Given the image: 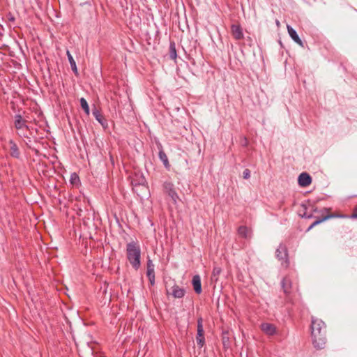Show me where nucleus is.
<instances>
[{
  "label": "nucleus",
  "mask_w": 357,
  "mask_h": 357,
  "mask_svg": "<svg viewBox=\"0 0 357 357\" xmlns=\"http://www.w3.org/2000/svg\"><path fill=\"white\" fill-rule=\"evenodd\" d=\"M311 335L314 347L318 349H323L326 343V325L322 320L312 317Z\"/></svg>",
  "instance_id": "1"
},
{
  "label": "nucleus",
  "mask_w": 357,
  "mask_h": 357,
  "mask_svg": "<svg viewBox=\"0 0 357 357\" xmlns=\"http://www.w3.org/2000/svg\"><path fill=\"white\" fill-rule=\"evenodd\" d=\"M127 259L135 270H138L141 266V248L137 241H131L126 245Z\"/></svg>",
  "instance_id": "2"
},
{
  "label": "nucleus",
  "mask_w": 357,
  "mask_h": 357,
  "mask_svg": "<svg viewBox=\"0 0 357 357\" xmlns=\"http://www.w3.org/2000/svg\"><path fill=\"white\" fill-rule=\"evenodd\" d=\"M14 126L17 130V134L20 137H28V131H30L29 126L26 124V121L24 119L21 114H15L14 116Z\"/></svg>",
  "instance_id": "3"
},
{
  "label": "nucleus",
  "mask_w": 357,
  "mask_h": 357,
  "mask_svg": "<svg viewBox=\"0 0 357 357\" xmlns=\"http://www.w3.org/2000/svg\"><path fill=\"white\" fill-rule=\"evenodd\" d=\"M276 257L279 261H281L282 265H284L286 267L289 266V260H288V253L286 245L283 244H280L278 248L275 252Z\"/></svg>",
  "instance_id": "4"
},
{
  "label": "nucleus",
  "mask_w": 357,
  "mask_h": 357,
  "mask_svg": "<svg viewBox=\"0 0 357 357\" xmlns=\"http://www.w3.org/2000/svg\"><path fill=\"white\" fill-rule=\"evenodd\" d=\"M146 276L151 286L155 284V266L152 260L148 257L146 262Z\"/></svg>",
  "instance_id": "5"
},
{
  "label": "nucleus",
  "mask_w": 357,
  "mask_h": 357,
  "mask_svg": "<svg viewBox=\"0 0 357 357\" xmlns=\"http://www.w3.org/2000/svg\"><path fill=\"white\" fill-rule=\"evenodd\" d=\"M163 189L164 192L167 193L174 202H176L178 197L174 190V184L171 182H165L163 184Z\"/></svg>",
  "instance_id": "6"
},
{
  "label": "nucleus",
  "mask_w": 357,
  "mask_h": 357,
  "mask_svg": "<svg viewBox=\"0 0 357 357\" xmlns=\"http://www.w3.org/2000/svg\"><path fill=\"white\" fill-rule=\"evenodd\" d=\"M231 32L236 40H241L244 38L242 27L240 24H232L231 26Z\"/></svg>",
  "instance_id": "7"
},
{
  "label": "nucleus",
  "mask_w": 357,
  "mask_h": 357,
  "mask_svg": "<svg viewBox=\"0 0 357 357\" xmlns=\"http://www.w3.org/2000/svg\"><path fill=\"white\" fill-rule=\"evenodd\" d=\"M312 183L310 175L306 172L301 173L298 176V184L301 187H307Z\"/></svg>",
  "instance_id": "8"
},
{
  "label": "nucleus",
  "mask_w": 357,
  "mask_h": 357,
  "mask_svg": "<svg viewBox=\"0 0 357 357\" xmlns=\"http://www.w3.org/2000/svg\"><path fill=\"white\" fill-rule=\"evenodd\" d=\"M287 31L291 39L301 47H303V43L297 34L296 30L290 25L287 26Z\"/></svg>",
  "instance_id": "9"
},
{
  "label": "nucleus",
  "mask_w": 357,
  "mask_h": 357,
  "mask_svg": "<svg viewBox=\"0 0 357 357\" xmlns=\"http://www.w3.org/2000/svg\"><path fill=\"white\" fill-rule=\"evenodd\" d=\"M260 328L268 335H273L276 333V327L273 324L263 323L261 324Z\"/></svg>",
  "instance_id": "10"
},
{
  "label": "nucleus",
  "mask_w": 357,
  "mask_h": 357,
  "mask_svg": "<svg viewBox=\"0 0 357 357\" xmlns=\"http://www.w3.org/2000/svg\"><path fill=\"white\" fill-rule=\"evenodd\" d=\"M284 293L288 295L291 293L292 289V282L289 276L284 277L281 282Z\"/></svg>",
  "instance_id": "11"
},
{
  "label": "nucleus",
  "mask_w": 357,
  "mask_h": 357,
  "mask_svg": "<svg viewBox=\"0 0 357 357\" xmlns=\"http://www.w3.org/2000/svg\"><path fill=\"white\" fill-rule=\"evenodd\" d=\"M171 294L175 298H181L184 297L185 294V289L180 287L178 285L174 284L172 287Z\"/></svg>",
  "instance_id": "12"
},
{
  "label": "nucleus",
  "mask_w": 357,
  "mask_h": 357,
  "mask_svg": "<svg viewBox=\"0 0 357 357\" xmlns=\"http://www.w3.org/2000/svg\"><path fill=\"white\" fill-rule=\"evenodd\" d=\"M192 284L195 293L197 294H200L202 291V289L201 278L199 275H195L193 276L192 280Z\"/></svg>",
  "instance_id": "13"
},
{
  "label": "nucleus",
  "mask_w": 357,
  "mask_h": 357,
  "mask_svg": "<svg viewBox=\"0 0 357 357\" xmlns=\"http://www.w3.org/2000/svg\"><path fill=\"white\" fill-rule=\"evenodd\" d=\"M9 144H10V155L12 157H13V158H19L20 155V153L18 146L16 144V143L13 140L10 139L9 141Z\"/></svg>",
  "instance_id": "14"
},
{
  "label": "nucleus",
  "mask_w": 357,
  "mask_h": 357,
  "mask_svg": "<svg viewBox=\"0 0 357 357\" xmlns=\"http://www.w3.org/2000/svg\"><path fill=\"white\" fill-rule=\"evenodd\" d=\"M92 114L95 119L103 126H107V121L96 108L93 109Z\"/></svg>",
  "instance_id": "15"
},
{
  "label": "nucleus",
  "mask_w": 357,
  "mask_h": 357,
  "mask_svg": "<svg viewBox=\"0 0 357 357\" xmlns=\"http://www.w3.org/2000/svg\"><path fill=\"white\" fill-rule=\"evenodd\" d=\"M238 234L241 237L248 238L251 236V230L246 226H240L238 229Z\"/></svg>",
  "instance_id": "16"
},
{
  "label": "nucleus",
  "mask_w": 357,
  "mask_h": 357,
  "mask_svg": "<svg viewBox=\"0 0 357 357\" xmlns=\"http://www.w3.org/2000/svg\"><path fill=\"white\" fill-rule=\"evenodd\" d=\"M135 178H132V184L135 186L144 185L146 183V179L142 174H135Z\"/></svg>",
  "instance_id": "17"
},
{
  "label": "nucleus",
  "mask_w": 357,
  "mask_h": 357,
  "mask_svg": "<svg viewBox=\"0 0 357 357\" xmlns=\"http://www.w3.org/2000/svg\"><path fill=\"white\" fill-rule=\"evenodd\" d=\"M169 58L172 60H176L177 58L176 44L174 41H171L169 44Z\"/></svg>",
  "instance_id": "18"
},
{
  "label": "nucleus",
  "mask_w": 357,
  "mask_h": 357,
  "mask_svg": "<svg viewBox=\"0 0 357 357\" xmlns=\"http://www.w3.org/2000/svg\"><path fill=\"white\" fill-rule=\"evenodd\" d=\"M158 156H159V158L160 159V160L163 162L165 167H169V163L168 158L162 148L159 151Z\"/></svg>",
  "instance_id": "19"
},
{
  "label": "nucleus",
  "mask_w": 357,
  "mask_h": 357,
  "mask_svg": "<svg viewBox=\"0 0 357 357\" xmlns=\"http://www.w3.org/2000/svg\"><path fill=\"white\" fill-rule=\"evenodd\" d=\"M66 54H67L68 59L69 61L72 70L77 75V68L75 61L74 60L73 56L71 55V54L70 53V52L68 50L67 51Z\"/></svg>",
  "instance_id": "20"
},
{
  "label": "nucleus",
  "mask_w": 357,
  "mask_h": 357,
  "mask_svg": "<svg viewBox=\"0 0 357 357\" xmlns=\"http://www.w3.org/2000/svg\"><path fill=\"white\" fill-rule=\"evenodd\" d=\"M335 217L334 215L333 214H331V215H326L325 216H324L322 218H318L317 219L310 227L309 228L307 229V231L310 230L311 229H312L314 226L320 224L321 222L331 218H333Z\"/></svg>",
  "instance_id": "21"
},
{
  "label": "nucleus",
  "mask_w": 357,
  "mask_h": 357,
  "mask_svg": "<svg viewBox=\"0 0 357 357\" xmlns=\"http://www.w3.org/2000/svg\"><path fill=\"white\" fill-rule=\"evenodd\" d=\"M79 102H80V105H81L82 108L84 109L86 114L89 115L90 114V109H89V106L88 102L86 100V99L84 98H81L79 100Z\"/></svg>",
  "instance_id": "22"
},
{
  "label": "nucleus",
  "mask_w": 357,
  "mask_h": 357,
  "mask_svg": "<svg viewBox=\"0 0 357 357\" xmlns=\"http://www.w3.org/2000/svg\"><path fill=\"white\" fill-rule=\"evenodd\" d=\"M204 331L203 328V319L202 317H199L197 319V336H202L204 335Z\"/></svg>",
  "instance_id": "23"
},
{
  "label": "nucleus",
  "mask_w": 357,
  "mask_h": 357,
  "mask_svg": "<svg viewBox=\"0 0 357 357\" xmlns=\"http://www.w3.org/2000/svg\"><path fill=\"white\" fill-rule=\"evenodd\" d=\"M222 269L220 267L215 266L213 269L211 280L214 281H217L218 280V276L220 274Z\"/></svg>",
  "instance_id": "24"
},
{
  "label": "nucleus",
  "mask_w": 357,
  "mask_h": 357,
  "mask_svg": "<svg viewBox=\"0 0 357 357\" xmlns=\"http://www.w3.org/2000/svg\"><path fill=\"white\" fill-rule=\"evenodd\" d=\"M196 341H197V345L202 348L204 344H205V338H204V336L202 335V336H197L196 337Z\"/></svg>",
  "instance_id": "25"
},
{
  "label": "nucleus",
  "mask_w": 357,
  "mask_h": 357,
  "mask_svg": "<svg viewBox=\"0 0 357 357\" xmlns=\"http://www.w3.org/2000/svg\"><path fill=\"white\" fill-rule=\"evenodd\" d=\"M79 182V178L76 173H73L70 176V183L72 184H77Z\"/></svg>",
  "instance_id": "26"
},
{
  "label": "nucleus",
  "mask_w": 357,
  "mask_h": 357,
  "mask_svg": "<svg viewBox=\"0 0 357 357\" xmlns=\"http://www.w3.org/2000/svg\"><path fill=\"white\" fill-rule=\"evenodd\" d=\"M243 176L245 179H248L250 177V171L248 169H245L243 172Z\"/></svg>",
  "instance_id": "27"
},
{
  "label": "nucleus",
  "mask_w": 357,
  "mask_h": 357,
  "mask_svg": "<svg viewBox=\"0 0 357 357\" xmlns=\"http://www.w3.org/2000/svg\"><path fill=\"white\" fill-rule=\"evenodd\" d=\"M27 140H25L24 142L26 145V146L29 149H31V137L30 135L28 134V137H25Z\"/></svg>",
  "instance_id": "28"
},
{
  "label": "nucleus",
  "mask_w": 357,
  "mask_h": 357,
  "mask_svg": "<svg viewBox=\"0 0 357 357\" xmlns=\"http://www.w3.org/2000/svg\"><path fill=\"white\" fill-rule=\"evenodd\" d=\"M351 217L352 218H357V207L355 208V211Z\"/></svg>",
  "instance_id": "29"
},
{
  "label": "nucleus",
  "mask_w": 357,
  "mask_h": 357,
  "mask_svg": "<svg viewBox=\"0 0 357 357\" xmlns=\"http://www.w3.org/2000/svg\"><path fill=\"white\" fill-rule=\"evenodd\" d=\"M302 216L305 217V218H312V214H307V213H305Z\"/></svg>",
  "instance_id": "30"
},
{
  "label": "nucleus",
  "mask_w": 357,
  "mask_h": 357,
  "mask_svg": "<svg viewBox=\"0 0 357 357\" xmlns=\"http://www.w3.org/2000/svg\"><path fill=\"white\" fill-rule=\"evenodd\" d=\"M276 24H277L278 26H279V25H280V22H279V21H278V20H276Z\"/></svg>",
  "instance_id": "31"
}]
</instances>
